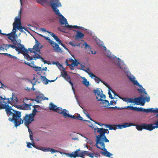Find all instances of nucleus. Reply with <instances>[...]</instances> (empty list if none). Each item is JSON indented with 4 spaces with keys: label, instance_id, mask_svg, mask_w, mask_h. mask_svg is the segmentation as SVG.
<instances>
[{
    "label": "nucleus",
    "instance_id": "obj_1",
    "mask_svg": "<svg viewBox=\"0 0 158 158\" xmlns=\"http://www.w3.org/2000/svg\"><path fill=\"white\" fill-rule=\"evenodd\" d=\"M10 103V101L8 99L3 98L2 96L0 97V110L5 109V111L7 115L9 114V116H12V118H10L11 121L14 120L17 123V119L21 116L20 113L16 112L11 108V107L8 105V103Z\"/></svg>",
    "mask_w": 158,
    "mask_h": 158
},
{
    "label": "nucleus",
    "instance_id": "obj_2",
    "mask_svg": "<svg viewBox=\"0 0 158 158\" xmlns=\"http://www.w3.org/2000/svg\"><path fill=\"white\" fill-rule=\"evenodd\" d=\"M15 111L16 112L20 113L21 115L20 117L18 118H17V123L16 122H15L14 120L11 121L10 120V118H12V116H9V114L7 115L9 117V120L10 121L13 122L15 124V126L16 127H17L18 126L21 124H22L24 121L25 125L27 127L28 129L29 132L30 133V139L31 140V141H33V137L32 133L31 131L30 130L29 128V125L34 120V117H33V116L31 115L32 114H26L25 116L23 118V120L21 118V113L18 111H16L15 110Z\"/></svg>",
    "mask_w": 158,
    "mask_h": 158
},
{
    "label": "nucleus",
    "instance_id": "obj_3",
    "mask_svg": "<svg viewBox=\"0 0 158 158\" xmlns=\"http://www.w3.org/2000/svg\"><path fill=\"white\" fill-rule=\"evenodd\" d=\"M50 5L55 14L59 16L60 18L59 21L61 25H65V26L69 25L67 19L59 12V11L57 8L61 6V4L59 2V0H51L50 1Z\"/></svg>",
    "mask_w": 158,
    "mask_h": 158
},
{
    "label": "nucleus",
    "instance_id": "obj_4",
    "mask_svg": "<svg viewBox=\"0 0 158 158\" xmlns=\"http://www.w3.org/2000/svg\"><path fill=\"white\" fill-rule=\"evenodd\" d=\"M94 130L97 131V132L99 134V135H98L96 136V145H102V147H103V148H104V142L108 143L109 142V140L106 138L105 135L106 133V131H108V129L101 128H95Z\"/></svg>",
    "mask_w": 158,
    "mask_h": 158
},
{
    "label": "nucleus",
    "instance_id": "obj_5",
    "mask_svg": "<svg viewBox=\"0 0 158 158\" xmlns=\"http://www.w3.org/2000/svg\"><path fill=\"white\" fill-rule=\"evenodd\" d=\"M35 44L33 46V48H28V50L30 51V52L34 53V55L33 56V57H31L29 56L26 52L25 53V55L26 56V58L28 60H34L35 56H36V52L38 53H41L40 49L42 48L43 46L41 45L40 46V43L37 40H35Z\"/></svg>",
    "mask_w": 158,
    "mask_h": 158
},
{
    "label": "nucleus",
    "instance_id": "obj_6",
    "mask_svg": "<svg viewBox=\"0 0 158 158\" xmlns=\"http://www.w3.org/2000/svg\"><path fill=\"white\" fill-rule=\"evenodd\" d=\"M141 96L137 98H129V102L134 103L137 105L144 106L145 103V100L148 102L150 101V97L147 96L143 98Z\"/></svg>",
    "mask_w": 158,
    "mask_h": 158
},
{
    "label": "nucleus",
    "instance_id": "obj_7",
    "mask_svg": "<svg viewBox=\"0 0 158 158\" xmlns=\"http://www.w3.org/2000/svg\"><path fill=\"white\" fill-rule=\"evenodd\" d=\"M155 110L156 111V112H152V113H158V108H156ZM156 117H158V114H156ZM143 129L151 131L155 128H158V120L157 121L155 124H148L143 123Z\"/></svg>",
    "mask_w": 158,
    "mask_h": 158
},
{
    "label": "nucleus",
    "instance_id": "obj_8",
    "mask_svg": "<svg viewBox=\"0 0 158 158\" xmlns=\"http://www.w3.org/2000/svg\"><path fill=\"white\" fill-rule=\"evenodd\" d=\"M135 77L133 76H129V80L134 85H136L140 87V89H138V91L140 92L142 94L146 95L147 94V93L145 90V89L143 88L142 86L139 84L138 81L135 80Z\"/></svg>",
    "mask_w": 158,
    "mask_h": 158
},
{
    "label": "nucleus",
    "instance_id": "obj_9",
    "mask_svg": "<svg viewBox=\"0 0 158 158\" xmlns=\"http://www.w3.org/2000/svg\"><path fill=\"white\" fill-rule=\"evenodd\" d=\"M129 109L136 111H140L145 112L147 113H152V112H156V110H154V109L152 108L148 109H145L142 107H137L131 106H129Z\"/></svg>",
    "mask_w": 158,
    "mask_h": 158
},
{
    "label": "nucleus",
    "instance_id": "obj_10",
    "mask_svg": "<svg viewBox=\"0 0 158 158\" xmlns=\"http://www.w3.org/2000/svg\"><path fill=\"white\" fill-rule=\"evenodd\" d=\"M40 35L41 36L44 37L46 40L48 41L49 43L52 46L55 52H59L61 51V49L59 47V45L56 43L51 40L49 37L44 36L42 35Z\"/></svg>",
    "mask_w": 158,
    "mask_h": 158
},
{
    "label": "nucleus",
    "instance_id": "obj_11",
    "mask_svg": "<svg viewBox=\"0 0 158 158\" xmlns=\"http://www.w3.org/2000/svg\"><path fill=\"white\" fill-rule=\"evenodd\" d=\"M18 30H22L23 29H24L25 30V28L22 27V26H16L15 25H13V29L12 31L10 33L7 34H6V35L8 36V38L9 39H10V38L12 37V36H17V35L16 34V28Z\"/></svg>",
    "mask_w": 158,
    "mask_h": 158
},
{
    "label": "nucleus",
    "instance_id": "obj_12",
    "mask_svg": "<svg viewBox=\"0 0 158 158\" xmlns=\"http://www.w3.org/2000/svg\"><path fill=\"white\" fill-rule=\"evenodd\" d=\"M100 147H99L98 145H96V146L98 148L104 150V152H101L100 153L101 154L104 156H106L107 157H110V156L112 155V154L106 150V149L105 148V144H104V148H103L102 146V145H100Z\"/></svg>",
    "mask_w": 158,
    "mask_h": 158
},
{
    "label": "nucleus",
    "instance_id": "obj_13",
    "mask_svg": "<svg viewBox=\"0 0 158 158\" xmlns=\"http://www.w3.org/2000/svg\"><path fill=\"white\" fill-rule=\"evenodd\" d=\"M16 50L19 53H21L23 55H25V53L28 52V51L24 47L23 44H21L17 47Z\"/></svg>",
    "mask_w": 158,
    "mask_h": 158
},
{
    "label": "nucleus",
    "instance_id": "obj_14",
    "mask_svg": "<svg viewBox=\"0 0 158 158\" xmlns=\"http://www.w3.org/2000/svg\"><path fill=\"white\" fill-rule=\"evenodd\" d=\"M12 97L11 98H10V99L11 100V101H10V99L9 98H6V99H8L9 100V101H10V103H8V105L10 106L11 107V106H10L9 105V104H10L11 105H12L13 103L14 104H16L18 102V98L13 93H12ZM11 108H12V107H11ZM12 110H13L12 109Z\"/></svg>",
    "mask_w": 158,
    "mask_h": 158
},
{
    "label": "nucleus",
    "instance_id": "obj_15",
    "mask_svg": "<svg viewBox=\"0 0 158 158\" xmlns=\"http://www.w3.org/2000/svg\"><path fill=\"white\" fill-rule=\"evenodd\" d=\"M17 37V36H12V37L10 38V39H9L11 40V42L13 43V44L15 45H17L18 46L21 44V42L20 40H16V39Z\"/></svg>",
    "mask_w": 158,
    "mask_h": 158
},
{
    "label": "nucleus",
    "instance_id": "obj_16",
    "mask_svg": "<svg viewBox=\"0 0 158 158\" xmlns=\"http://www.w3.org/2000/svg\"><path fill=\"white\" fill-rule=\"evenodd\" d=\"M117 60H118V65L121 69L123 70L125 73L126 74L127 77L128 78V73L126 70V69H125V65H121L120 63L121 62V60L119 58H118Z\"/></svg>",
    "mask_w": 158,
    "mask_h": 158
},
{
    "label": "nucleus",
    "instance_id": "obj_17",
    "mask_svg": "<svg viewBox=\"0 0 158 158\" xmlns=\"http://www.w3.org/2000/svg\"><path fill=\"white\" fill-rule=\"evenodd\" d=\"M85 71L86 73H88L89 76L91 78H93V77H94V80L97 83H99L100 81H101V80H100V79L97 76H96L93 73L91 72H89L87 70H85Z\"/></svg>",
    "mask_w": 158,
    "mask_h": 158
},
{
    "label": "nucleus",
    "instance_id": "obj_18",
    "mask_svg": "<svg viewBox=\"0 0 158 158\" xmlns=\"http://www.w3.org/2000/svg\"><path fill=\"white\" fill-rule=\"evenodd\" d=\"M77 32V34L75 36V38L76 40H78L80 39H83L84 36V35L78 31H76Z\"/></svg>",
    "mask_w": 158,
    "mask_h": 158
},
{
    "label": "nucleus",
    "instance_id": "obj_19",
    "mask_svg": "<svg viewBox=\"0 0 158 158\" xmlns=\"http://www.w3.org/2000/svg\"><path fill=\"white\" fill-rule=\"evenodd\" d=\"M40 53H38L36 52V56H35L34 57L35 58L34 60H36L37 59H40L43 62L44 64L48 63H47V61L45 60L44 58H43L40 56Z\"/></svg>",
    "mask_w": 158,
    "mask_h": 158
},
{
    "label": "nucleus",
    "instance_id": "obj_20",
    "mask_svg": "<svg viewBox=\"0 0 158 158\" xmlns=\"http://www.w3.org/2000/svg\"><path fill=\"white\" fill-rule=\"evenodd\" d=\"M132 126H136V128L137 129V130L139 131H141L143 129V123L141 125H139V124H135L134 125L132 124L131 123H129V127Z\"/></svg>",
    "mask_w": 158,
    "mask_h": 158
},
{
    "label": "nucleus",
    "instance_id": "obj_21",
    "mask_svg": "<svg viewBox=\"0 0 158 158\" xmlns=\"http://www.w3.org/2000/svg\"><path fill=\"white\" fill-rule=\"evenodd\" d=\"M62 113L61 114L63 115L64 118L67 117L69 118H70V117L72 116V115L69 114L68 113L69 111L65 109H63Z\"/></svg>",
    "mask_w": 158,
    "mask_h": 158
},
{
    "label": "nucleus",
    "instance_id": "obj_22",
    "mask_svg": "<svg viewBox=\"0 0 158 158\" xmlns=\"http://www.w3.org/2000/svg\"><path fill=\"white\" fill-rule=\"evenodd\" d=\"M102 107H105L106 108H109L110 106V103L109 102L108 100H104L102 101Z\"/></svg>",
    "mask_w": 158,
    "mask_h": 158
},
{
    "label": "nucleus",
    "instance_id": "obj_23",
    "mask_svg": "<svg viewBox=\"0 0 158 158\" xmlns=\"http://www.w3.org/2000/svg\"><path fill=\"white\" fill-rule=\"evenodd\" d=\"M13 24L15 25L16 26H22L20 18L16 17L15 23H14Z\"/></svg>",
    "mask_w": 158,
    "mask_h": 158
},
{
    "label": "nucleus",
    "instance_id": "obj_24",
    "mask_svg": "<svg viewBox=\"0 0 158 158\" xmlns=\"http://www.w3.org/2000/svg\"><path fill=\"white\" fill-rule=\"evenodd\" d=\"M43 150L44 152H51L52 153H55L57 151L54 149L50 148H44Z\"/></svg>",
    "mask_w": 158,
    "mask_h": 158
},
{
    "label": "nucleus",
    "instance_id": "obj_25",
    "mask_svg": "<svg viewBox=\"0 0 158 158\" xmlns=\"http://www.w3.org/2000/svg\"><path fill=\"white\" fill-rule=\"evenodd\" d=\"M66 27L67 28L71 29V28H74L76 29H79L82 30L83 28V27H80L77 26H71L68 25L66 26Z\"/></svg>",
    "mask_w": 158,
    "mask_h": 158
},
{
    "label": "nucleus",
    "instance_id": "obj_26",
    "mask_svg": "<svg viewBox=\"0 0 158 158\" xmlns=\"http://www.w3.org/2000/svg\"><path fill=\"white\" fill-rule=\"evenodd\" d=\"M101 81L103 83V84L105 85L107 87H108V89H109V90H110L114 94V96L115 97V96L116 95V94L115 93V92L114 91V90H113L110 88V86H109L108 84L106 82L103 81Z\"/></svg>",
    "mask_w": 158,
    "mask_h": 158
},
{
    "label": "nucleus",
    "instance_id": "obj_27",
    "mask_svg": "<svg viewBox=\"0 0 158 158\" xmlns=\"http://www.w3.org/2000/svg\"><path fill=\"white\" fill-rule=\"evenodd\" d=\"M38 106V105H35L33 106L34 109L33 110L32 113L30 114H32L31 115L33 117L35 116L36 115V113L37 112V110H36V108Z\"/></svg>",
    "mask_w": 158,
    "mask_h": 158
},
{
    "label": "nucleus",
    "instance_id": "obj_28",
    "mask_svg": "<svg viewBox=\"0 0 158 158\" xmlns=\"http://www.w3.org/2000/svg\"><path fill=\"white\" fill-rule=\"evenodd\" d=\"M57 107L56 106L54 105L52 103H51L50 104L49 109L51 110H52L53 111H55Z\"/></svg>",
    "mask_w": 158,
    "mask_h": 158
},
{
    "label": "nucleus",
    "instance_id": "obj_29",
    "mask_svg": "<svg viewBox=\"0 0 158 158\" xmlns=\"http://www.w3.org/2000/svg\"><path fill=\"white\" fill-rule=\"evenodd\" d=\"M82 79L83 81L82 82V83L86 86L88 87L89 84V82L87 81V79L85 77H83Z\"/></svg>",
    "mask_w": 158,
    "mask_h": 158
},
{
    "label": "nucleus",
    "instance_id": "obj_30",
    "mask_svg": "<svg viewBox=\"0 0 158 158\" xmlns=\"http://www.w3.org/2000/svg\"><path fill=\"white\" fill-rule=\"evenodd\" d=\"M100 97V98H98V97L97 96V99L98 101H102L103 99H105L106 98L105 96V95L102 94H101L99 96Z\"/></svg>",
    "mask_w": 158,
    "mask_h": 158
},
{
    "label": "nucleus",
    "instance_id": "obj_31",
    "mask_svg": "<svg viewBox=\"0 0 158 158\" xmlns=\"http://www.w3.org/2000/svg\"><path fill=\"white\" fill-rule=\"evenodd\" d=\"M0 54L3 55L5 56H7L10 58H11L13 59H16V57L15 56H12L10 54H8V53H0Z\"/></svg>",
    "mask_w": 158,
    "mask_h": 158
},
{
    "label": "nucleus",
    "instance_id": "obj_32",
    "mask_svg": "<svg viewBox=\"0 0 158 158\" xmlns=\"http://www.w3.org/2000/svg\"><path fill=\"white\" fill-rule=\"evenodd\" d=\"M67 81L69 82V83L70 84L71 86L72 87V89L73 90V91L74 90V89L73 88V83L71 81V79H70V76H69L66 79Z\"/></svg>",
    "mask_w": 158,
    "mask_h": 158
},
{
    "label": "nucleus",
    "instance_id": "obj_33",
    "mask_svg": "<svg viewBox=\"0 0 158 158\" xmlns=\"http://www.w3.org/2000/svg\"><path fill=\"white\" fill-rule=\"evenodd\" d=\"M85 152L87 156L91 157V158H94V154L93 153L86 151H85Z\"/></svg>",
    "mask_w": 158,
    "mask_h": 158
},
{
    "label": "nucleus",
    "instance_id": "obj_34",
    "mask_svg": "<svg viewBox=\"0 0 158 158\" xmlns=\"http://www.w3.org/2000/svg\"><path fill=\"white\" fill-rule=\"evenodd\" d=\"M106 127H108L110 130H116V127H112V125L110 124H105Z\"/></svg>",
    "mask_w": 158,
    "mask_h": 158
},
{
    "label": "nucleus",
    "instance_id": "obj_35",
    "mask_svg": "<svg viewBox=\"0 0 158 158\" xmlns=\"http://www.w3.org/2000/svg\"><path fill=\"white\" fill-rule=\"evenodd\" d=\"M83 44L85 45V48L86 49H87V52H88V49H91V47L87 44L86 42L84 43Z\"/></svg>",
    "mask_w": 158,
    "mask_h": 158
},
{
    "label": "nucleus",
    "instance_id": "obj_36",
    "mask_svg": "<svg viewBox=\"0 0 158 158\" xmlns=\"http://www.w3.org/2000/svg\"><path fill=\"white\" fill-rule=\"evenodd\" d=\"M94 92L97 95V97H99L100 94H101L100 90L98 89L94 90Z\"/></svg>",
    "mask_w": 158,
    "mask_h": 158
},
{
    "label": "nucleus",
    "instance_id": "obj_37",
    "mask_svg": "<svg viewBox=\"0 0 158 158\" xmlns=\"http://www.w3.org/2000/svg\"><path fill=\"white\" fill-rule=\"evenodd\" d=\"M55 111H56L59 114H61L63 110H62V108L60 107H57Z\"/></svg>",
    "mask_w": 158,
    "mask_h": 158
},
{
    "label": "nucleus",
    "instance_id": "obj_38",
    "mask_svg": "<svg viewBox=\"0 0 158 158\" xmlns=\"http://www.w3.org/2000/svg\"><path fill=\"white\" fill-rule=\"evenodd\" d=\"M79 149L77 150L74 152V153L73 154L74 155V157L75 158L76 157H79V153L78 152L79 151Z\"/></svg>",
    "mask_w": 158,
    "mask_h": 158
},
{
    "label": "nucleus",
    "instance_id": "obj_39",
    "mask_svg": "<svg viewBox=\"0 0 158 158\" xmlns=\"http://www.w3.org/2000/svg\"><path fill=\"white\" fill-rule=\"evenodd\" d=\"M116 96H117L119 97V98L122 99L123 101H125L126 102H128V98H123L121 97H119L117 94Z\"/></svg>",
    "mask_w": 158,
    "mask_h": 158
},
{
    "label": "nucleus",
    "instance_id": "obj_40",
    "mask_svg": "<svg viewBox=\"0 0 158 158\" xmlns=\"http://www.w3.org/2000/svg\"><path fill=\"white\" fill-rule=\"evenodd\" d=\"M122 128H125L128 127V123H124L122 124Z\"/></svg>",
    "mask_w": 158,
    "mask_h": 158
},
{
    "label": "nucleus",
    "instance_id": "obj_41",
    "mask_svg": "<svg viewBox=\"0 0 158 158\" xmlns=\"http://www.w3.org/2000/svg\"><path fill=\"white\" fill-rule=\"evenodd\" d=\"M86 155V153L85 152V151L84 152H81L79 153V157H81L83 158L84 157L85 155Z\"/></svg>",
    "mask_w": 158,
    "mask_h": 158
},
{
    "label": "nucleus",
    "instance_id": "obj_42",
    "mask_svg": "<svg viewBox=\"0 0 158 158\" xmlns=\"http://www.w3.org/2000/svg\"><path fill=\"white\" fill-rule=\"evenodd\" d=\"M54 39L57 42H58L59 44L61 43V41L60 40V39L57 36Z\"/></svg>",
    "mask_w": 158,
    "mask_h": 158
},
{
    "label": "nucleus",
    "instance_id": "obj_43",
    "mask_svg": "<svg viewBox=\"0 0 158 158\" xmlns=\"http://www.w3.org/2000/svg\"><path fill=\"white\" fill-rule=\"evenodd\" d=\"M34 68L35 70L36 71H40L42 70V68L40 67H34Z\"/></svg>",
    "mask_w": 158,
    "mask_h": 158
},
{
    "label": "nucleus",
    "instance_id": "obj_44",
    "mask_svg": "<svg viewBox=\"0 0 158 158\" xmlns=\"http://www.w3.org/2000/svg\"><path fill=\"white\" fill-rule=\"evenodd\" d=\"M47 32L48 33H49L54 38H55L56 35L53 33L50 32V31H47Z\"/></svg>",
    "mask_w": 158,
    "mask_h": 158
},
{
    "label": "nucleus",
    "instance_id": "obj_45",
    "mask_svg": "<svg viewBox=\"0 0 158 158\" xmlns=\"http://www.w3.org/2000/svg\"><path fill=\"white\" fill-rule=\"evenodd\" d=\"M3 46L4 47V48H5V49L7 50V49H8L10 47L9 46V44H3Z\"/></svg>",
    "mask_w": 158,
    "mask_h": 158
},
{
    "label": "nucleus",
    "instance_id": "obj_46",
    "mask_svg": "<svg viewBox=\"0 0 158 158\" xmlns=\"http://www.w3.org/2000/svg\"><path fill=\"white\" fill-rule=\"evenodd\" d=\"M89 52H87V53H88V54H95L96 53V51H95L94 52H93V51H92L91 50V49H89Z\"/></svg>",
    "mask_w": 158,
    "mask_h": 158
},
{
    "label": "nucleus",
    "instance_id": "obj_47",
    "mask_svg": "<svg viewBox=\"0 0 158 158\" xmlns=\"http://www.w3.org/2000/svg\"><path fill=\"white\" fill-rule=\"evenodd\" d=\"M65 63H66L67 66H69L70 67L71 66H73V64H69L68 62V60H65Z\"/></svg>",
    "mask_w": 158,
    "mask_h": 158
},
{
    "label": "nucleus",
    "instance_id": "obj_48",
    "mask_svg": "<svg viewBox=\"0 0 158 158\" xmlns=\"http://www.w3.org/2000/svg\"><path fill=\"white\" fill-rule=\"evenodd\" d=\"M42 77L44 78L45 79V81L44 84H47L48 83V82L49 81V80L47 79L44 76H42Z\"/></svg>",
    "mask_w": 158,
    "mask_h": 158
},
{
    "label": "nucleus",
    "instance_id": "obj_49",
    "mask_svg": "<svg viewBox=\"0 0 158 158\" xmlns=\"http://www.w3.org/2000/svg\"><path fill=\"white\" fill-rule=\"evenodd\" d=\"M78 116L77 117V119L83 120L82 118L81 117L79 114H77Z\"/></svg>",
    "mask_w": 158,
    "mask_h": 158
},
{
    "label": "nucleus",
    "instance_id": "obj_50",
    "mask_svg": "<svg viewBox=\"0 0 158 158\" xmlns=\"http://www.w3.org/2000/svg\"><path fill=\"white\" fill-rule=\"evenodd\" d=\"M61 75H62V76L64 78H65V77L64 76H68V77H69L67 73L66 72H65V71H64V73L63 74H62V73Z\"/></svg>",
    "mask_w": 158,
    "mask_h": 158
},
{
    "label": "nucleus",
    "instance_id": "obj_51",
    "mask_svg": "<svg viewBox=\"0 0 158 158\" xmlns=\"http://www.w3.org/2000/svg\"><path fill=\"white\" fill-rule=\"evenodd\" d=\"M9 46L10 47H11L12 48L15 49V50H16L17 46L15 45H11V44H9Z\"/></svg>",
    "mask_w": 158,
    "mask_h": 158
},
{
    "label": "nucleus",
    "instance_id": "obj_52",
    "mask_svg": "<svg viewBox=\"0 0 158 158\" xmlns=\"http://www.w3.org/2000/svg\"><path fill=\"white\" fill-rule=\"evenodd\" d=\"M118 129H122V124H118L114 125Z\"/></svg>",
    "mask_w": 158,
    "mask_h": 158
},
{
    "label": "nucleus",
    "instance_id": "obj_53",
    "mask_svg": "<svg viewBox=\"0 0 158 158\" xmlns=\"http://www.w3.org/2000/svg\"><path fill=\"white\" fill-rule=\"evenodd\" d=\"M60 44L62 47H64V48L66 50L68 51H69V49L68 48H67L64 45L61 43H61L59 44Z\"/></svg>",
    "mask_w": 158,
    "mask_h": 158
},
{
    "label": "nucleus",
    "instance_id": "obj_54",
    "mask_svg": "<svg viewBox=\"0 0 158 158\" xmlns=\"http://www.w3.org/2000/svg\"><path fill=\"white\" fill-rule=\"evenodd\" d=\"M108 94L109 95V97L111 99H113L114 98V97H113L111 94L110 92V91H109L108 92Z\"/></svg>",
    "mask_w": 158,
    "mask_h": 158
},
{
    "label": "nucleus",
    "instance_id": "obj_55",
    "mask_svg": "<svg viewBox=\"0 0 158 158\" xmlns=\"http://www.w3.org/2000/svg\"><path fill=\"white\" fill-rule=\"evenodd\" d=\"M73 64L75 66H77L78 65V64H79L80 63L77 61H75L74 63H73Z\"/></svg>",
    "mask_w": 158,
    "mask_h": 158
},
{
    "label": "nucleus",
    "instance_id": "obj_56",
    "mask_svg": "<svg viewBox=\"0 0 158 158\" xmlns=\"http://www.w3.org/2000/svg\"><path fill=\"white\" fill-rule=\"evenodd\" d=\"M106 56L110 58H112V56H111L110 53L109 52L107 54Z\"/></svg>",
    "mask_w": 158,
    "mask_h": 158
},
{
    "label": "nucleus",
    "instance_id": "obj_57",
    "mask_svg": "<svg viewBox=\"0 0 158 158\" xmlns=\"http://www.w3.org/2000/svg\"><path fill=\"white\" fill-rule=\"evenodd\" d=\"M67 155L70 157H74V155L73 153H67Z\"/></svg>",
    "mask_w": 158,
    "mask_h": 158
},
{
    "label": "nucleus",
    "instance_id": "obj_58",
    "mask_svg": "<svg viewBox=\"0 0 158 158\" xmlns=\"http://www.w3.org/2000/svg\"><path fill=\"white\" fill-rule=\"evenodd\" d=\"M69 44H70V45L72 46H74V47H75V44L74 43H73V42H69Z\"/></svg>",
    "mask_w": 158,
    "mask_h": 158
},
{
    "label": "nucleus",
    "instance_id": "obj_59",
    "mask_svg": "<svg viewBox=\"0 0 158 158\" xmlns=\"http://www.w3.org/2000/svg\"><path fill=\"white\" fill-rule=\"evenodd\" d=\"M31 143H28L27 145V147L28 148H31Z\"/></svg>",
    "mask_w": 158,
    "mask_h": 158
},
{
    "label": "nucleus",
    "instance_id": "obj_60",
    "mask_svg": "<svg viewBox=\"0 0 158 158\" xmlns=\"http://www.w3.org/2000/svg\"><path fill=\"white\" fill-rule=\"evenodd\" d=\"M86 116L88 117L89 119L90 120H91L92 121H93V120L89 116V114L88 113H87L86 114Z\"/></svg>",
    "mask_w": 158,
    "mask_h": 158
},
{
    "label": "nucleus",
    "instance_id": "obj_61",
    "mask_svg": "<svg viewBox=\"0 0 158 158\" xmlns=\"http://www.w3.org/2000/svg\"><path fill=\"white\" fill-rule=\"evenodd\" d=\"M5 49V48L3 46V45H2L1 47H0V50H4Z\"/></svg>",
    "mask_w": 158,
    "mask_h": 158
},
{
    "label": "nucleus",
    "instance_id": "obj_62",
    "mask_svg": "<svg viewBox=\"0 0 158 158\" xmlns=\"http://www.w3.org/2000/svg\"><path fill=\"white\" fill-rule=\"evenodd\" d=\"M0 83L2 85L1 87H0V88H2V86L6 87V86L5 85H4L3 83H2L1 81H0Z\"/></svg>",
    "mask_w": 158,
    "mask_h": 158
},
{
    "label": "nucleus",
    "instance_id": "obj_63",
    "mask_svg": "<svg viewBox=\"0 0 158 158\" xmlns=\"http://www.w3.org/2000/svg\"><path fill=\"white\" fill-rule=\"evenodd\" d=\"M41 30L43 32H47L49 31H47L44 28H41Z\"/></svg>",
    "mask_w": 158,
    "mask_h": 158
},
{
    "label": "nucleus",
    "instance_id": "obj_64",
    "mask_svg": "<svg viewBox=\"0 0 158 158\" xmlns=\"http://www.w3.org/2000/svg\"><path fill=\"white\" fill-rule=\"evenodd\" d=\"M30 67H32V65H34V64L33 63H29L28 62V64H27Z\"/></svg>",
    "mask_w": 158,
    "mask_h": 158
}]
</instances>
